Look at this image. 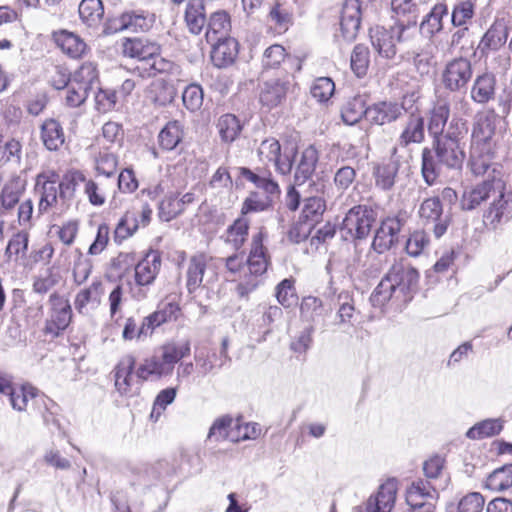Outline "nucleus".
Listing matches in <instances>:
<instances>
[{
    "mask_svg": "<svg viewBox=\"0 0 512 512\" xmlns=\"http://www.w3.org/2000/svg\"><path fill=\"white\" fill-rule=\"evenodd\" d=\"M449 116V100L438 97L429 111L427 129L438 161L448 168L460 169L465 159L467 121L455 115L446 127Z\"/></svg>",
    "mask_w": 512,
    "mask_h": 512,
    "instance_id": "f257e3e1",
    "label": "nucleus"
},
{
    "mask_svg": "<svg viewBox=\"0 0 512 512\" xmlns=\"http://www.w3.org/2000/svg\"><path fill=\"white\" fill-rule=\"evenodd\" d=\"M265 233L260 230L252 236L249 255L244 261L241 254H233L225 259V266L232 274L239 275L236 292L247 297L262 283V277L269 266L267 249L263 245Z\"/></svg>",
    "mask_w": 512,
    "mask_h": 512,
    "instance_id": "f03ea898",
    "label": "nucleus"
},
{
    "mask_svg": "<svg viewBox=\"0 0 512 512\" xmlns=\"http://www.w3.org/2000/svg\"><path fill=\"white\" fill-rule=\"evenodd\" d=\"M418 281L419 272L414 267L396 262L373 290L370 302L379 308L389 302L400 307L412 299V291L417 287Z\"/></svg>",
    "mask_w": 512,
    "mask_h": 512,
    "instance_id": "7ed1b4c3",
    "label": "nucleus"
},
{
    "mask_svg": "<svg viewBox=\"0 0 512 512\" xmlns=\"http://www.w3.org/2000/svg\"><path fill=\"white\" fill-rule=\"evenodd\" d=\"M419 37L415 24L395 23L389 28L376 26L370 29V40L377 53L386 59H392L397 53V43L411 47Z\"/></svg>",
    "mask_w": 512,
    "mask_h": 512,
    "instance_id": "20e7f679",
    "label": "nucleus"
},
{
    "mask_svg": "<svg viewBox=\"0 0 512 512\" xmlns=\"http://www.w3.org/2000/svg\"><path fill=\"white\" fill-rule=\"evenodd\" d=\"M122 53L130 58H137L142 64L137 69L148 77L155 76L170 69V62L160 56V47L143 38H125L121 44Z\"/></svg>",
    "mask_w": 512,
    "mask_h": 512,
    "instance_id": "39448f33",
    "label": "nucleus"
},
{
    "mask_svg": "<svg viewBox=\"0 0 512 512\" xmlns=\"http://www.w3.org/2000/svg\"><path fill=\"white\" fill-rule=\"evenodd\" d=\"M218 275L215 268L209 264V257L204 253L193 255L188 262L186 271V288L193 295L199 288H209Z\"/></svg>",
    "mask_w": 512,
    "mask_h": 512,
    "instance_id": "423d86ee",
    "label": "nucleus"
},
{
    "mask_svg": "<svg viewBox=\"0 0 512 512\" xmlns=\"http://www.w3.org/2000/svg\"><path fill=\"white\" fill-rule=\"evenodd\" d=\"M376 218L377 213L373 208L367 205L354 206L343 219L341 231L345 233L346 238L364 239L370 234Z\"/></svg>",
    "mask_w": 512,
    "mask_h": 512,
    "instance_id": "0eeeda50",
    "label": "nucleus"
},
{
    "mask_svg": "<svg viewBox=\"0 0 512 512\" xmlns=\"http://www.w3.org/2000/svg\"><path fill=\"white\" fill-rule=\"evenodd\" d=\"M327 183L323 179H317L308 184L304 191L303 206L300 220L314 226L318 223L326 210L324 195Z\"/></svg>",
    "mask_w": 512,
    "mask_h": 512,
    "instance_id": "6e6552de",
    "label": "nucleus"
},
{
    "mask_svg": "<svg viewBox=\"0 0 512 512\" xmlns=\"http://www.w3.org/2000/svg\"><path fill=\"white\" fill-rule=\"evenodd\" d=\"M161 266V257L155 252L148 253L135 266V287L132 296L138 301L148 296L149 288L154 283Z\"/></svg>",
    "mask_w": 512,
    "mask_h": 512,
    "instance_id": "1a4fd4ad",
    "label": "nucleus"
},
{
    "mask_svg": "<svg viewBox=\"0 0 512 512\" xmlns=\"http://www.w3.org/2000/svg\"><path fill=\"white\" fill-rule=\"evenodd\" d=\"M258 156L262 162L273 163L278 173L289 175L293 168L295 148L281 150L279 141L275 138H268L261 142L258 148Z\"/></svg>",
    "mask_w": 512,
    "mask_h": 512,
    "instance_id": "9d476101",
    "label": "nucleus"
},
{
    "mask_svg": "<svg viewBox=\"0 0 512 512\" xmlns=\"http://www.w3.org/2000/svg\"><path fill=\"white\" fill-rule=\"evenodd\" d=\"M472 76L471 61L465 57H456L445 64L441 74V82L450 92H459L466 90Z\"/></svg>",
    "mask_w": 512,
    "mask_h": 512,
    "instance_id": "9b49d317",
    "label": "nucleus"
},
{
    "mask_svg": "<svg viewBox=\"0 0 512 512\" xmlns=\"http://www.w3.org/2000/svg\"><path fill=\"white\" fill-rule=\"evenodd\" d=\"M501 174L493 175L492 178L487 177L481 183H478L470 188L464 190L460 200V205L463 210H473L481 203L491 200L496 193H500L502 189Z\"/></svg>",
    "mask_w": 512,
    "mask_h": 512,
    "instance_id": "f8f14e48",
    "label": "nucleus"
},
{
    "mask_svg": "<svg viewBox=\"0 0 512 512\" xmlns=\"http://www.w3.org/2000/svg\"><path fill=\"white\" fill-rule=\"evenodd\" d=\"M512 218V191L506 190V184L502 182L500 193H496L491 199L489 208L483 214V222L486 227L496 229L499 225L508 222Z\"/></svg>",
    "mask_w": 512,
    "mask_h": 512,
    "instance_id": "ddd939ff",
    "label": "nucleus"
},
{
    "mask_svg": "<svg viewBox=\"0 0 512 512\" xmlns=\"http://www.w3.org/2000/svg\"><path fill=\"white\" fill-rule=\"evenodd\" d=\"M419 217L425 225L432 224V231L436 238L442 237L451 222L450 215L444 213L439 197L425 199L419 207Z\"/></svg>",
    "mask_w": 512,
    "mask_h": 512,
    "instance_id": "4468645a",
    "label": "nucleus"
},
{
    "mask_svg": "<svg viewBox=\"0 0 512 512\" xmlns=\"http://www.w3.org/2000/svg\"><path fill=\"white\" fill-rule=\"evenodd\" d=\"M51 304L50 318L47 319L44 332L56 337L64 331L72 319V309L69 301L57 293H53L49 298Z\"/></svg>",
    "mask_w": 512,
    "mask_h": 512,
    "instance_id": "2eb2a0df",
    "label": "nucleus"
},
{
    "mask_svg": "<svg viewBox=\"0 0 512 512\" xmlns=\"http://www.w3.org/2000/svg\"><path fill=\"white\" fill-rule=\"evenodd\" d=\"M59 174L54 170H46L36 177L35 190L39 194L38 210L46 212L55 206L60 198Z\"/></svg>",
    "mask_w": 512,
    "mask_h": 512,
    "instance_id": "dca6fc26",
    "label": "nucleus"
},
{
    "mask_svg": "<svg viewBox=\"0 0 512 512\" xmlns=\"http://www.w3.org/2000/svg\"><path fill=\"white\" fill-rule=\"evenodd\" d=\"M4 395L8 396L11 407L19 412L26 411L29 401L41 402L46 410L48 409L47 402L53 404L52 400L47 399L31 384H14L12 380H10Z\"/></svg>",
    "mask_w": 512,
    "mask_h": 512,
    "instance_id": "f3484780",
    "label": "nucleus"
},
{
    "mask_svg": "<svg viewBox=\"0 0 512 512\" xmlns=\"http://www.w3.org/2000/svg\"><path fill=\"white\" fill-rule=\"evenodd\" d=\"M155 18L153 14L143 11L125 12L120 17L113 19L106 27L107 34L120 31L145 32L154 24Z\"/></svg>",
    "mask_w": 512,
    "mask_h": 512,
    "instance_id": "a211bd4d",
    "label": "nucleus"
},
{
    "mask_svg": "<svg viewBox=\"0 0 512 512\" xmlns=\"http://www.w3.org/2000/svg\"><path fill=\"white\" fill-rule=\"evenodd\" d=\"M405 221L400 216L387 217L376 230L372 248L377 253L388 251L397 241Z\"/></svg>",
    "mask_w": 512,
    "mask_h": 512,
    "instance_id": "6ab92c4d",
    "label": "nucleus"
},
{
    "mask_svg": "<svg viewBox=\"0 0 512 512\" xmlns=\"http://www.w3.org/2000/svg\"><path fill=\"white\" fill-rule=\"evenodd\" d=\"M174 364L168 356L164 346H162L160 353L151 356L144 360V362L137 369V376L142 380L149 378H161L172 374Z\"/></svg>",
    "mask_w": 512,
    "mask_h": 512,
    "instance_id": "aec40b11",
    "label": "nucleus"
},
{
    "mask_svg": "<svg viewBox=\"0 0 512 512\" xmlns=\"http://www.w3.org/2000/svg\"><path fill=\"white\" fill-rule=\"evenodd\" d=\"M361 5L359 0H345L340 18V32L345 41H353L361 25Z\"/></svg>",
    "mask_w": 512,
    "mask_h": 512,
    "instance_id": "412c9836",
    "label": "nucleus"
},
{
    "mask_svg": "<svg viewBox=\"0 0 512 512\" xmlns=\"http://www.w3.org/2000/svg\"><path fill=\"white\" fill-rule=\"evenodd\" d=\"M104 294L101 280H93L92 283L81 289L75 296L74 306L79 314L91 315L101 304Z\"/></svg>",
    "mask_w": 512,
    "mask_h": 512,
    "instance_id": "4be33fe9",
    "label": "nucleus"
},
{
    "mask_svg": "<svg viewBox=\"0 0 512 512\" xmlns=\"http://www.w3.org/2000/svg\"><path fill=\"white\" fill-rule=\"evenodd\" d=\"M397 481L389 479L384 482L376 495H372L367 500L365 512H391L396 499Z\"/></svg>",
    "mask_w": 512,
    "mask_h": 512,
    "instance_id": "5701e85b",
    "label": "nucleus"
},
{
    "mask_svg": "<svg viewBox=\"0 0 512 512\" xmlns=\"http://www.w3.org/2000/svg\"><path fill=\"white\" fill-rule=\"evenodd\" d=\"M497 91V79L492 72L478 74L471 86L470 98L477 104L493 101Z\"/></svg>",
    "mask_w": 512,
    "mask_h": 512,
    "instance_id": "b1692460",
    "label": "nucleus"
},
{
    "mask_svg": "<svg viewBox=\"0 0 512 512\" xmlns=\"http://www.w3.org/2000/svg\"><path fill=\"white\" fill-rule=\"evenodd\" d=\"M425 139V123L420 113L411 112L402 126L397 143L401 147L420 144Z\"/></svg>",
    "mask_w": 512,
    "mask_h": 512,
    "instance_id": "393cba45",
    "label": "nucleus"
},
{
    "mask_svg": "<svg viewBox=\"0 0 512 512\" xmlns=\"http://www.w3.org/2000/svg\"><path fill=\"white\" fill-rule=\"evenodd\" d=\"M405 111L403 104L396 102H379L367 107L366 120L372 124L384 125L397 120Z\"/></svg>",
    "mask_w": 512,
    "mask_h": 512,
    "instance_id": "a878e982",
    "label": "nucleus"
},
{
    "mask_svg": "<svg viewBox=\"0 0 512 512\" xmlns=\"http://www.w3.org/2000/svg\"><path fill=\"white\" fill-rule=\"evenodd\" d=\"M290 82L288 80L272 79L264 82L260 87V103L272 109L280 105L286 98Z\"/></svg>",
    "mask_w": 512,
    "mask_h": 512,
    "instance_id": "bb28decb",
    "label": "nucleus"
},
{
    "mask_svg": "<svg viewBox=\"0 0 512 512\" xmlns=\"http://www.w3.org/2000/svg\"><path fill=\"white\" fill-rule=\"evenodd\" d=\"M211 51L212 63L218 68L231 65L238 55V42L232 37L217 38L214 40Z\"/></svg>",
    "mask_w": 512,
    "mask_h": 512,
    "instance_id": "cd10ccee",
    "label": "nucleus"
},
{
    "mask_svg": "<svg viewBox=\"0 0 512 512\" xmlns=\"http://www.w3.org/2000/svg\"><path fill=\"white\" fill-rule=\"evenodd\" d=\"M135 358L132 355L124 356L115 368V387L120 394L131 396L135 393L132 372Z\"/></svg>",
    "mask_w": 512,
    "mask_h": 512,
    "instance_id": "c85d7f7f",
    "label": "nucleus"
},
{
    "mask_svg": "<svg viewBox=\"0 0 512 512\" xmlns=\"http://www.w3.org/2000/svg\"><path fill=\"white\" fill-rule=\"evenodd\" d=\"M507 27L502 21H495L483 35L478 44L481 54L500 49L507 40Z\"/></svg>",
    "mask_w": 512,
    "mask_h": 512,
    "instance_id": "c756f323",
    "label": "nucleus"
},
{
    "mask_svg": "<svg viewBox=\"0 0 512 512\" xmlns=\"http://www.w3.org/2000/svg\"><path fill=\"white\" fill-rule=\"evenodd\" d=\"M318 152L313 146L304 149L300 158L296 160L295 183L298 186L304 184L314 173L318 162ZM295 162V159L293 163Z\"/></svg>",
    "mask_w": 512,
    "mask_h": 512,
    "instance_id": "7c9ffc66",
    "label": "nucleus"
},
{
    "mask_svg": "<svg viewBox=\"0 0 512 512\" xmlns=\"http://www.w3.org/2000/svg\"><path fill=\"white\" fill-rule=\"evenodd\" d=\"M495 114L493 111L486 112L477 116L472 130L473 145H489L495 133Z\"/></svg>",
    "mask_w": 512,
    "mask_h": 512,
    "instance_id": "2f4dec72",
    "label": "nucleus"
},
{
    "mask_svg": "<svg viewBox=\"0 0 512 512\" xmlns=\"http://www.w3.org/2000/svg\"><path fill=\"white\" fill-rule=\"evenodd\" d=\"M185 22L192 34L198 35L206 26L204 0H189L185 11Z\"/></svg>",
    "mask_w": 512,
    "mask_h": 512,
    "instance_id": "473e14b6",
    "label": "nucleus"
},
{
    "mask_svg": "<svg viewBox=\"0 0 512 512\" xmlns=\"http://www.w3.org/2000/svg\"><path fill=\"white\" fill-rule=\"evenodd\" d=\"M54 40L57 46L71 58L81 57L85 50V42L76 34L62 30L54 33Z\"/></svg>",
    "mask_w": 512,
    "mask_h": 512,
    "instance_id": "72a5a7b5",
    "label": "nucleus"
},
{
    "mask_svg": "<svg viewBox=\"0 0 512 512\" xmlns=\"http://www.w3.org/2000/svg\"><path fill=\"white\" fill-rule=\"evenodd\" d=\"M23 187L19 179L14 178L4 184L0 192V215L6 216L19 204Z\"/></svg>",
    "mask_w": 512,
    "mask_h": 512,
    "instance_id": "f704fd0d",
    "label": "nucleus"
},
{
    "mask_svg": "<svg viewBox=\"0 0 512 512\" xmlns=\"http://www.w3.org/2000/svg\"><path fill=\"white\" fill-rule=\"evenodd\" d=\"M41 138L44 146L50 151L59 150L65 143L63 128L55 119H47L42 124Z\"/></svg>",
    "mask_w": 512,
    "mask_h": 512,
    "instance_id": "c9c22d12",
    "label": "nucleus"
},
{
    "mask_svg": "<svg viewBox=\"0 0 512 512\" xmlns=\"http://www.w3.org/2000/svg\"><path fill=\"white\" fill-rule=\"evenodd\" d=\"M326 315L327 311L321 299L314 296H307L302 299L300 305V317L302 321L313 325L323 322Z\"/></svg>",
    "mask_w": 512,
    "mask_h": 512,
    "instance_id": "e433bc0d",
    "label": "nucleus"
},
{
    "mask_svg": "<svg viewBox=\"0 0 512 512\" xmlns=\"http://www.w3.org/2000/svg\"><path fill=\"white\" fill-rule=\"evenodd\" d=\"M184 136L183 125L177 121H169L158 134V145L164 151L174 150Z\"/></svg>",
    "mask_w": 512,
    "mask_h": 512,
    "instance_id": "4c0bfd02",
    "label": "nucleus"
},
{
    "mask_svg": "<svg viewBox=\"0 0 512 512\" xmlns=\"http://www.w3.org/2000/svg\"><path fill=\"white\" fill-rule=\"evenodd\" d=\"M206 25V39L208 42H213L217 38L228 37L231 28L230 17L225 11H216L211 14Z\"/></svg>",
    "mask_w": 512,
    "mask_h": 512,
    "instance_id": "58836bf2",
    "label": "nucleus"
},
{
    "mask_svg": "<svg viewBox=\"0 0 512 512\" xmlns=\"http://www.w3.org/2000/svg\"><path fill=\"white\" fill-rule=\"evenodd\" d=\"M398 170L399 163L396 160L378 164L373 172L376 186L382 190H390L395 184Z\"/></svg>",
    "mask_w": 512,
    "mask_h": 512,
    "instance_id": "ea45409f",
    "label": "nucleus"
},
{
    "mask_svg": "<svg viewBox=\"0 0 512 512\" xmlns=\"http://www.w3.org/2000/svg\"><path fill=\"white\" fill-rule=\"evenodd\" d=\"M421 158V173L423 179L428 185H433L441 173V166L443 164L438 161L432 147H424L422 149Z\"/></svg>",
    "mask_w": 512,
    "mask_h": 512,
    "instance_id": "a19ab883",
    "label": "nucleus"
},
{
    "mask_svg": "<svg viewBox=\"0 0 512 512\" xmlns=\"http://www.w3.org/2000/svg\"><path fill=\"white\" fill-rule=\"evenodd\" d=\"M179 312L178 303L173 301L162 303L157 311L144 318V326L152 327L154 330L165 322L176 320Z\"/></svg>",
    "mask_w": 512,
    "mask_h": 512,
    "instance_id": "79ce46f5",
    "label": "nucleus"
},
{
    "mask_svg": "<svg viewBox=\"0 0 512 512\" xmlns=\"http://www.w3.org/2000/svg\"><path fill=\"white\" fill-rule=\"evenodd\" d=\"M175 95L174 87L161 79L153 81L147 92L148 99L158 106H166L171 103Z\"/></svg>",
    "mask_w": 512,
    "mask_h": 512,
    "instance_id": "37998d69",
    "label": "nucleus"
},
{
    "mask_svg": "<svg viewBox=\"0 0 512 512\" xmlns=\"http://www.w3.org/2000/svg\"><path fill=\"white\" fill-rule=\"evenodd\" d=\"M104 15L101 0H82L79 4L80 19L89 27L97 26Z\"/></svg>",
    "mask_w": 512,
    "mask_h": 512,
    "instance_id": "c03bdc74",
    "label": "nucleus"
},
{
    "mask_svg": "<svg viewBox=\"0 0 512 512\" xmlns=\"http://www.w3.org/2000/svg\"><path fill=\"white\" fill-rule=\"evenodd\" d=\"M29 244V233L26 229L18 231L9 239L5 249V256L8 261L17 262L26 255Z\"/></svg>",
    "mask_w": 512,
    "mask_h": 512,
    "instance_id": "a18cd8bd",
    "label": "nucleus"
},
{
    "mask_svg": "<svg viewBox=\"0 0 512 512\" xmlns=\"http://www.w3.org/2000/svg\"><path fill=\"white\" fill-rule=\"evenodd\" d=\"M436 490L428 481L418 480L411 484L407 490V503L414 508L424 507L425 504L420 501L424 498H434Z\"/></svg>",
    "mask_w": 512,
    "mask_h": 512,
    "instance_id": "49530a36",
    "label": "nucleus"
},
{
    "mask_svg": "<svg viewBox=\"0 0 512 512\" xmlns=\"http://www.w3.org/2000/svg\"><path fill=\"white\" fill-rule=\"evenodd\" d=\"M447 13L448 9L445 4H436L421 22L420 30L429 36L441 31L443 27L442 19Z\"/></svg>",
    "mask_w": 512,
    "mask_h": 512,
    "instance_id": "de8ad7c7",
    "label": "nucleus"
},
{
    "mask_svg": "<svg viewBox=\"0 0 512 512\" xmlns=\"http://www.w3.org/2000/svg\"><path fill=\"white\" fill-rule=\"evenodd\" d=\"M367 108L365 107V101L361 96L353 97L347 100L342 109L341 117L345 124L354 125L358 123L363 116L366 117Z\"/></svg>",
    "mask_w": 512,
    "mask_h": 512,
    "instance_id": "09e8293b",
    "label": "nucleus"
},
{
    "mask_svg": "<svg viewBox=\"0 0 512 512\" xmlns=\"http://www.w3.org/2000/svg\"><path fill=\"white\" fill-rule=\"evenodd\" d=\"M240 174L243 178L252 182L257 188L263 190L272 200L273 197L279 196V185L269 176H261L248 168H241Z\"/></svg>",
    "mask_w": 512,
    "mask_h": 512,
    "instance_id": "8fccbe9b",
    "label": "nucleus"
},
{
    "mask_svg": "<svg viewBox=\"0 0 512 512\" xmlns=\"http://www.w3.org/2000/svg\"><path fill=\"white\" fill-rule=\"evenodd\" d=\"M485 487L496 492L512 487V463L495 469L487 477Z\"/></svg>",
    "mask_w": 512,
    "mask_h": 512,
    "instance_id": "3c124183",
    "label": "nucleus"
},
{
    "mask_svg": "<svg viewBox=\"0 0 512 512\" xmlns=\"http://www.w3.org/2000/svg\"><path fill=\"white\" fill-rule=\"evenodd\" d=\"M249 221L245 218H238L228 227L224 235L225 242L232 245L233 249L239 250L247 239Z\"/></svg>",
    "mask_w": 512,
    "mask_h": 512,
    "instance_id": "603ef678",
    "label": "nucleus"
},
{
    "mask_svg": "<svg viewBox=\"0 0 512 512\" xmlns=\"http://www.w3.org/2000/svg\"><path fill=\"white\" fill-rule=\"evenodd\" d=\"M217 129L222 141L230 143L239 136L242 127L235 115L225 114L218 119Z\"/></svg>",
    "mask_w": 512,
    "mask_h": 512,
    "instance_id": "864d4df0",
    "label": "nucleus"
},
{
    "mask_svg": "<svg viewBox=\"0 0 512 512\" xmlns=\"http://www.w3.org/2000/svg\"><path fill=\"white\" fill-rule=\"evenodd\" d=\"M338 310L336 314L338 325L352 324L355 315L353 296L348 291H342L337 296Z\"/></svg>",
    "mask_w": 512,
    "mask_h": 512,
    "instance_id": "5fc2aeb1",
    "label": "nucleus"
},
{
    "mask_svg": "<svg viewBox=\"0 0 512 512\" xmlns=\"http://www.w3.org/2000/svg\"><path fill=\"white\" fill-rule=\"evenodd\" d=\"M139 227L137 213L135 211H126L119 220L115 231L114 238L117 242H122L132 236Z\"/></svg>",
    "mask_w": 512,
    "mask_h": 512,
    "instance_id": "6e6d98bb",
    "label": "nucleus"
},
{
    "mask_svg": "<svg viewBox=\"0 0 512 512\" xmlns=\"http://www.w3.org/2000/svg\"><path fill=\"white\" fill-rule=\"evenodd\" d=\"M21 155V143L14 138L4 142L3 135L0 134V166H4L10 162L20 164Z\"/></svg>",
    "mask_w": 512,
    "mask_h": 512,
    "instance_id": "4d7b16f0",
    "label": "nucleus"
},
{
    "mask_svg": "<svg viewBox=\"0 0 512 512\" xmlns=\"http://www.w3.org/2000/svg\"><path fill=\"white\" fill-rule=\"evenodd\" d=\"M485 500L478 492H471L460 499L457 505L450 504L446 512H481Z\"/></svg>",
    "mask_w": 512,
    "mask_h": 512,
    "instance_id": "13d9d810",
    "label": "nucleus"
},
{
    "mask_svg": "<svg viewBox=\"0 0 512 512\" xmlns=\"http://www.w3.org/2000/svg\"><path fill=\"white\" fill-rule=\"evenodd\" d=\"M71 80L89 91L93 89L94 84L98 80V72L96 66L91 63H83L73 74Z\"/></svg>",
    "mask_w": 512,
    "mask_h": 512,
    "instance_id": "bf43d9fd",
    "label": "nucleus"
},
{
    "mask_svg": "<svg viewBox=\"0 0 512 512\" xmlns=\"http://www.w3.org/2000/svg\"><path fill=\"white\" fill-rule=\"evenodd\" d=\"M502 429L501 424L496 419H487L471 427L466 436L470 439H481L498 434Z\"/></svg>",
    "mask_w": 512,
    "mask_h": 512,
    "instance_id": "052dcab7",
    "label": "nucleus"
},
{
    "mask_svg": "<svg viewBox=\"0 0 512 512\" xmlns=\"http://www.w3.org/2000/svg\"><path fill=\"white\" fill-rule=\"evenodd\" d=\"M350 62L351 69L357 77L364 76L370 62L368 48L362 44L356 45L352 51Z\"/></svg>",
    "mask_w": 512,
    "mask_h": 512,
    "instance_id": "680f3d73",
    "label": "nucleus"
},
{
    "mask_svg": "<svg viewBox=\"0 0 512 512\" xmlns=\"http://www.w3.org/2000/svg\"><path fill=\"white\" fill-rule=\"evenodd\" d=\"M260 434V429L256 423H242L240 419L234 420V426L230 434L231 442L256 439Z\"/></svg>",
    "mask_w": 512,
    "mask_h": 512,
    "instance_id": "e2e57ef3",
    "label": "nucleus"
},
{
    "mask_svg": "<svg viewBox=\"0 0 512 512\" xmlns=\"http://www.w3.org/2000/svg\"><path fill=\"white\" fill-rule=\"evenodd\" d=\"M85 175L80 171H71L67 173L63 180H59L60 199H70L76 190V187L80 184H84Z\"/></svg>",
    "mask_w": 512,
    "mask_h": 512,
    "instance_id": "0e129e2a",
    "label": "nucleus"
},
{
    "mask_svg": "<svg viewBox=\"0 0 512 512\" xmlns=\"http://www.w3.org/2000/svg\"><path fill=\"white\" fill-rule=\"evenodd\" d=\"M334 91L335 84L329 77L317 78L313 82L310 90L312 97L321 103L327 102L334 94Z\"/></svg>",
    "mask_w": 512,
    "mask_h": 512,
    "instance_id": "69168bd1",
    "label": "nucleus"
},
{
    "mask_svg": "<svg viewBox=\"0 0 512 512\" xmlns=\"http://www.w3.org/2000/svg\"><path fill=\"white\" fill-rule=\"evenodd\" d=\"M234 426V419L229 416H223L214 421L209 433L208 439L216 442L228 439L230 441V434Z\"/></svg>",
    "mask_w": 512,
    "mask_h": 512,
    "instance_id": "338daca9",
    "label": "nucleus"
},
{
    "mask_svg": "<svg viewBox=\"0 0 512 512\" xmlns=\"http://www.w3.org/2000/svg\"><path fill=\"white\" fill-rule=\"evenodd\" d=\"M182 213V204L177 199V195L171 193L159 204V217L163 221H170Z\"/></svg>",
    "mask_w": 512,
    "mask_h": 512,
    "instance_id": "774afa93",
    "label": "nucleus"
}]
</instances>
